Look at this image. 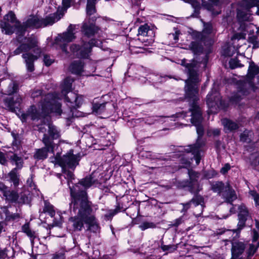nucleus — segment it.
I'll use <instances>...</instances> for the list:
<instances>
[{
	"label": "nucleus",
	"instance_id": "nucleus-1",
	"mask_svg": "<svg viewBox=\"0 0 259 259\" xmlns=\"http://www.w3.org/2000/svg\"><path fill=\"white\" fill-rule=\"evenodd\" d=\"M70 184L68 185L72 198V201L70 204V209L75 212L77 210V215L70 220L74 229L81 230L84 223L88 225L89 230L93 232H98L99 226L94 215L92 214L90 204L84 191L85 188L90 187L93 184L92 178H85L73 188L71 187Z\"/></svg>",
	"mask_w": 259,
	"mask_h": 259
},
{
	"label": "nucleus",
	"instance_id": "nucleus-2",
	"mask_svg": "<svg viewBox=\"0 0 259 259\" xmlns=\"http://www.w3.org/2000/svg\"><path fill=\"white\" fill-rule=\"evenodd\" d=\"M18 40L22 44L14 52V54L26 52L22 55V58L25 60L27 71L32 72L34 69V62L39 57L41 53L40 49L37 46L36 39L24 38L23 40L21 37H19Z\"/></svg>",
	"mask_w": 259,
	"mask_h": 259
},
{
	"label": "nucleus",
	"instance_id": "nucleus-3",
	"mask_svg": "<svg viewBox=\"0 0 259 259\" xmlns=\"http://www.w3.org/2000/svg\"><path fill=\"white\" fill-rule=\"evenodd\" d=\"M72 0H62V7L59 8L56 14H51L44 20L37 16H30L25 23V28H39L48 25H52L63 16L67 9L70 7Z\"/></svg>",
	"mask_w": 259,
	"mask_h": 259
},
{
	"label": "nucleus",
	"instance_id": "nucleus-4",
	"mask_svg": "<svg viewBox=\"0 0 259 259\" xmlns=\"http://www.w3.org/2000/svg\"><path fill=\"white\" fill-rule=\"evenodd\" d=\"M79 160V157L76 155H74L73 151L71 150L66 154L64 155L62 157H60V154H57L52 159V162L55 164H58L62 167L63 172L66 175L65 178L68 180V184L69 185L72 180L74 179V175L71 171L65 170V168H74L78 164Z\"/></svg>",
	"mask_w": 259,
	"mask_h": 259
},
{
	"label": "nucleus",
	"instance_id": "nucleus-5",
	"mask_svg": "<svg viewBox=\"0 0 259 259\" xmlns=\"http://www.w3.org/2000/svg\"><path fill=\"white\" fill-rule=\"evenodd\" d=\"M73 79L70 77L66 78L62 87V94L64 96L66 101L70 103V107H79L82 103L83 98L81 96H78L71 91V84Z\"/></svg>",
	"mask_w": 259,
	"mask_h": 259
},
{
	"label": "nucleus",
	"instance_id": "nucleus-6",
	"mask_svg": "<svg viewBox=\"0 0 259 259\" xmlns=\"http://www.w3.org/2000/svg\"><path fill=\"white\" fill-rule=\"evenodd\" d=\"M188 69L189 79L186 81V94L188 97L193 98L195 100L198 94V87L197 83L200 81V78L197 73L191 68V65L187 64L186 66Z\"/></svg>",
	"mask_w": 259,
	"mask_h": 259
},
{
	"label": "nucleus",
	"instance_id": "nucleus-7",
	"mask_svg": "<svg viewBox=\"0 0 259 259\" xmlns=\"http://www.w3.org/2000/svg\"><path fill=\"white\" fill-rule=\"evenodd\" d=\"M44 100L40 104L42 113L49 114L54 112L57 115L61 114V105L56 99V95L49 94L45 96Z\"/></svg>",
	"mask_w": 259,
	"mask_h": 259
},
{
	"label": "nucleus",
	"instance_id": "nucleus-8",
	"mask_svg": "<svg viewBox=\"0 0 259 259\" xmlns=\"http://www.w3.org/2000/svg\"><path fill=\"white\" fill-rule=\"evenodd\" d=\"M190 110L191 112V122L196 127L198 136H201L203 133V130L200 125L202 118L200 108L196 104L193 103L191 105Z\"/></svg>",
	"mask_w": 259,
	"mask_h": 259
},
{
	"label": "nucleus",
	"instance_id": "nucleus-9",
	"mask_svg": "<svg viewBox=\"0 0 259 259\" xmlns=\"http://www.w3.org/2000/svg\"><path fill=\"white\" fill-rule=\"evenodd\" d=\"M10 23L12 24L15 26H17L19 24V22L17 20L15 15L12 11H10L5 16L4 21L2 22L1 23L2 31L5 32L7 34H11L14 31V28L11 25Z\"/></svg>",
	"mask_w": 259,
	"mask_h": 259
},
{
	"label": "nucleus",
	"instance_id": "nucleus-10",
	"mask_svg": "<svg viewBox=\"0 0 259 259\" xmlns=\"http://www.w3.org/2000/svg\"><path fill=\"white\" fill-rule=\"evenodd\" d=\"M243 7H245V10L246 12H244L240 10H238L237 13L238 17L241 19L242 21H246L249 20L250 13L248 9L253 7H257V10L256 13L259 15V0H243L242 2Z\"/></svg>",
	"mask_w": 259,
	"mask_h": 259
},
{
	"label": "nucleus",
	"instance_id": "nucleus-11",
	"mask_svg": "<svg viewBox=\"0 0 259 259\" xmlns=\"http://www.w3.org/2000/svg\"><path fill=\"white\" fill-rule=\"evenodd\" d=\"M83 41H84V39ZM95 42V40H91V41L88 43L83 42V44L80 48L76 45H74L70 47V50L73 53L78 51L81 57L86 58L88 56L89 53L91 52L92 47L96 45Z\"/></svg>",
	"mask_w": 259,
	"mask_h": 259
},
{
	"label": "nucleus",
	"instance_id": "nucleus-12",
	"mask_svg": "<svg viewBox=\"0 0 259 259\" xmlns=\"http://www.w3.org/2000/svg\"><path fill=\"white\" fill-rule=\"evenodd\" d=\"M43 142L46 146V148L37 150L36 153L34 155L35 158L37 159H44L47 158V153L50 150L53 152L54 146L51 142L46 136L43 138Z\"/></svg>",
	"mask_w": 259,
	"mask_h": 259
},
{
	"label": "nucleus",
	"instance_id": "nucleus-13",
	"mask_svg": "<svg viewBox=\"0 0 259 259\" xmlns=\"http://www.w3.org/2000/svg\"><path fill=\"white\" fill-rule=\"evenodd\" d=\"M76 29V26L70 25L66 32L63 33L62 34L60 35L57 37L58 41L61 44H65V43L70 42L75 38V30Z\"/></svg>",
	"mask_w": 259,
	"mask_h": 259
},
{
	"label": "nucleus",
	"instance_id": "nucleus-14",
	"mask_svg": "<svg viewBox=\"0 0 259 259\" xmlns=\"http://www.w3.org/2000/svg\"><path fill=\"white\" fill-rule=\"evenodd\" d=\"M198 142V141L197 142ZM200 147V145L197 143V144L194 146L189 145L184 148H181V149L179 150V151L186 153L192 152V154L193 155V157L195 160L196 164V165H198L199 164L200 160V156L199 150Z\"/></svg>",
	"mask_w": 259,
	"mask_h": 259
},
{
	"label": "nucleus",
	"instance_id": "nucleus-15",
	"mask_svg": "<svg viewBox=\"0 0 259 259\" xmlns=\"http://www.w3.org/2000/svg\"><path fill=\"white\" fill-rule=\"evenodd\" d=\"M220 102V96L217 91H211L209 93L206 97V103L210 108V111L212 112L211 108L217 106H219V103Z\"/></svg>",
	"mask_w": 259,
	"mask_h": 259
},
{
	"label": "nucleus",
	"instance_id": "nucleus-16",
	"mask_svg": "<svg viewBox=\"0 0 259 259\" xmlns=\"http://www.w3.org/2000/svg\"><path fill=\"white\" fill-rule=\"evenodd\" d=\"M138 34L140 36L139 39L142 40L143 42H146V40L142 39V36H148L150 38L147 39L146 40H149L148 43H152L153 41L152 37L154 36L153 31L149 28V27L147 25H144L141 26L139 28Z\"/></svg>",
	"mask_w": 259,
	"mask_h": 259
},
{
	"label": "nucleus",
	"instance_id": "nucleus-17",
	"mask_svg": "<svg viewBox=\"0 0 259 259\" xmlns=\"http://www.w3.org/2000/svg\"><path fill=\"white\" fill-rule=\"evenodd\" d=\"M255 28L257 29V32L259 33V27L256 28L255 26L252 24H249V25H247L246 27L244 28V32L241 33H236L235 35H233V36L232 37V39L233 40H239L242 38H245V35H246V33H245V31L247 32H249V34H251L254 32V29Z\"/></svg>",
	"mask_w": 259,
	"mask_h": 259
},
{
	"label": "nucleus",
	"instance_id": "nucleus-18",
	"mask_svg": "<svg viewBox=\"0 0 259 259\" xmlns=\"http://www.w3.org/2000/svg\"><path fill=\"white\" fill-rule=\"evenodd\" d=\"M259 72V68L255 66L253 62H251L248 70L247 78L248 79V83L251 88L253 89V85L250 80L253 78L254 75Z\"/></svg>",
	"mask_w": 259,
	"mask_h": 259
},
{
	"label": "nucleus",
	"instance_id": "nucleus-19",
	"mask_svg": "<svg viewBox=\"0 0 259 259\" xmlns=\"http://www.w3.org/2000/svg\"><path fill=\"white\" fill-rule=\"evenodd\" d=\"M82 31L84 34L83 39L86 40L87 37H89L95 33V27L93 24H88L85 22L82 25Z\"/></svg>",
	"mask_w": 259,
	"mask_h": 259
},
{
	"label": "nucleus",
	"instance_id": "nucleus-20",
	"mask_svg": "<svg viewBox=\"0 0 259 259\" xmlns=\"http://www.w3.org/2000/svg\"><path fill=\"white\" fill-rule=\"evenodd\" d=\"M205 6L213 14L217 15L220 12V6L218 0H210Z\"/></svg>",
	"mask_w": 259,
	"mask_h": 259
},
{
	"label": "nucleus",
	"instance_id": "nucleus-21",
	"mask_svg": "<svg viewBox=\"0 0 259 259\" xmlns=\"http://www.w3.org/2000/svg\"><path fill=\"white\" fill-rule=\"evenodd\" d=\"M10 182L13 183L15 186H17L19 184V175L17 172L16 168H13L9 174L7 176Z\"/></svg>",
	"mask_w": 259,
	"mask_h": 259
},
{
	"label": "nucleus",
	"instance_id": "nucleus-22",
	"mask_svg": "<svg viewBox=\"0 0 259 259\" xmlns=\"http://www.w3.org/2000/svg\"><path fill=\"white\" fill-rule=\"evenodd\" d=\"M22 101V98L19 96H15L12 100H10L9 102L6 101V104L10 109L12 111H14L15 108H18L20 103Z\"/></svg>",
	"mask_w": 259,
	"mask_h": 259
},
{
	"label": "nucleus",
	"instance_id": "nucleus-23",
	"mask_svg": "<svg viewBox=\"0 0 259 259\" xmlns=\"http://www.w3.org/2000/svg\"><path fill=\"white\" fill-rule=\"evenodd\" d=\"M239 223L240 225H243L248 216V211L246 207L244 205H240L239 207Z\"/></svg>",
	"mask_w": 259,
	"mask_h": 259
},
{
	"label": "nucleus",
	"instance_id": "nucleus-24",
	"mask_svg": "<svg viewBox=\"0 0 259 259\" xmlns=\"http://www.w3.org/2000/svg\"><path fill=\"white\" fill-rule=\"evenodd\" d=\"M4 196L6 197V199L8 201L15 202L18 201L19 202H24V200L21 199L20 200H18L19 196L18 194L14 191H8L7 192Z\"/></svg>",
	"mask_w": 259,
	"mask_h": 259
},
{
	"label": "nucleus",
	"instance_id": "nucleus-25",
	"mask_svg": "<svg viewBox=\"0 0 259 259\" xmlns=\"http://www.w3.org/2000/svg\"><path fill=\"white\" fill-rule=\"evenodd\" d=\"M10 160L13 165L16 166L17 169H20L23 167V160L17 154H13L10 157Z\"/></svg>",
	"mask_w": 259,
	"mask_h": 259
},
{
	"label": "nucleus",
	"instance_id": "nucleus-26",
	"mask_svg": "<svg viewBox=\"0 0 259 259\" xmlns=\"http://www.w3.org/2000/svg\"><path fill=\"white\" fill-rule=\"evenodd\" d=\"M222 123L224 126L225 130L226 131H231L238 127V125L235 122L227 119L222 120Z\"/></svg>",
	"mask_w": 259,
	"mask_h": 259
},
{
	"label": "nucleus",
	"instance_id": "nucleus-27",
	"mask_svg": "<svg viewBox=\"0 0 259 259\" xmlns=\"http://www.w3.org/2000/svg\"><path fill=\"white\" fill-rule=\"evenodd\" d=\"M244 249V244L242 242H235L233 243L232 252L233 254L238 255L242 253Z\"/></svg>",
	"mask_w": 259,
	"mask_h": 259
},
{
	"label": "nucleus",
	"instance_id": "nucleus-28",
	"mask_svg": "<svg viewBox=\"0 0 259 259\" xmlns=\"http://www.w3.org/2000/svg\"><path fill=\"white\" fill-rule=\"evenodd\" d=\"M69 68L72 73L80 74L83 70V65L80 61L74 62L71 64Z\"/></svg>",
	"mask_w": 259,
	"mask_h": 259
},
{
	"label": "nucleus",
	"instance_id": "nucleus-29",
	"mask_svg": "<svg viewBox=\"0 0 259 259\" xmlns=\"http://www.w3.org/2000/svg\"><path fill=\"white\" fill-rule=\"evenodd\" d=\"M226 200L228 202H231L234 200L236 199L237 196L234 190H232L229 184H227L226 187Z\"/></svg>",
	"mask_w": 259,
	"mask_h": 259
},
{
	"label": "nucleus",
	"instance_id": "nucleus-30",
	"mask_svg": "<svg viewBox=\"0 0 259 259\" xmlns=\"http://www.w3.org/2000/svg\"><path fill=\"white\" fill-rule=\"evenodd\" d=\"M49 134L53 139H57L59 137V132H58V131L57 130L56 127L55 126L52 124H50L49 125Z\"/></svg>",
	"mask_w": 259,
	"mask_h": 259
},
{
	"label": "nucleus",
	"instance_id": "nucleus-31",
	"mask_svg": "<svg viewBox=\"0 0 259 259\" xmlns=\"http://www.w3.org/2000/svg\"><path fill=\"white\" fill-rule=\"evenodd\" d=\"M44 211L48 212L52 217L55 215V211L53 206L46 201L45 202Z\"/></svg>",
	"mask_w": 259,
	"mask_h": 259
},
{
	"label": "nucleus",
	"instance_id": "nucleus-32",
	"mask_svg": "<svg viewBox=\"0 0 259 259\" xmlns=\"http://www.w3.org/2000/svg\"><path fill=\"white\" fill-rule=\"evenodd\" d=\"M223 188V184L220 182L213 183L211 184V189L215 192L220 193Z\"/></svg>",
	"mask_w": 259,
	"mask_h": 259
},
{
	"label": "nucleus",
	"instance_id": "nucleus-33",
	"mask_svg": "<svg viewBox=\"0 0 259 259\" xmlns=\"http://www.w3.org/2000/svg\"><path fill=\"white\" fill-rule=\"evenodd\" d=\"M105 108V104H95L93 106V112L97 113V114H100L101 112Z\"/></svg>",
	"mask_w": 259,
	"mask_h": 259
},
{
	"label": "nucleus",
	"instance_id": "nucleus-34",
	"mask_svg": "<svg viewBox=\"0 0 259 259\" xmlns=\"http://www.w3.org/2000/svg\"><path fill=\"white\" fill-rule=\"evenodd\" d=\"M22 229L23 232L26 233L28 236L32 237L34 236V232H32L29 228V225L28 223L24 224Z\"/></svg>",
	"mask_w": 259,
	"mask_h": 259
},
{
	"label": "nucleus",
	"instance_id": "nucleus-35",
	"mask_svg": "<svg viewBox=\"0 0 259 259\" xmlns=\"http://www.w3.org/2000/svg\"><path fill=\"white\" fill-rule=\"evenodd\" d=\"M43 61L46 66H49L54 62V59L49 55H45Z\"/></svg>",
	"mask_w": 259,
	"mask_h": 259
},
{
	"label": "nucleus",
	"instance_id": "nucleus-36",
	"mask_svg": "<svg viewBox=\"0 0 259 259\" xmlns=\"http://www.w3.org/2000/svg\"><path fill=\"white\" fill-rule=\"evenodd\" d=\"M161 247L163 251H167L169 252L174 251L177 248V245H162Z\"/></svg>",
	"mask_w": 259,
	"mask_h": 259
},
{
	"label": "nucleus",
	"instance_id": "nucleus-37",
	"mask_svg": "<svg viewBox=\"0 0 259 259\" xmlns=\"http://www.w3.org/2000/svg\"><path fill=\"white\" fill-rule=\"evenodd\" d=\"M235 53L234 47H229L227 50H223V54L225 56H231Z\"/></svg>",
	"mask_w": 259,
	"mask_h": 259
},
{
	"label": "nucleus",
	"instance_id": "nucleus-38",
	"mask_svg": "<svg viewBox=\"0 0 259 259\" xmlns=\"http://www.w3.org/2000/svg\"><path fill=\"white\" fill-rule=\"evenodd\" d=\"M248 40L253 44V48H257L259 47V44L257 41V38L255 36H251L248 37Z\"/></svg>",
	"mask_w": 259,
	"mask_h": 259
},
{
	"label": "nucleus",
	"instance_id": "nucleus-39",
	"mask_svg": "<svg viewBox=\"0 0 259 259\" xmlns=\"http://www.w3.org/2000/svg\"><path fill=\"white\" fill-rule=\"evenodd\" d=\"M190 48L194 53H197L199 50V47L197 43L195 42H192L190 45Z\"/></svg>",
	"mask_w": 259,
	"mask_h": 259
},
{
	"label": "nucleus",
	"instance_id": "nucleus-40",
	"mask_svg": "<svg viewBox=\"0 0 259 259\" xmlns=\"http://www.w3.org/2000/svg\"><path fill=\"white\" fill-rule=\"evenodd\" d=\"M154 227L155 225L153 223L149 222H145L140 226L141 229L143 230L150 228H153Z\"/></svg>",
	"mask_w": 259,
	"mask_h": 259
},
{
	"label": "nucleus",
	"instance_id": "nucleus-41",
	"mask_svg": "<svg viewBox=\"0 0 259 259\" xmlns=\"http://www.w3.org/2000/svg\"><path fill=\"white\" fill-rule=\"evenodd\" d=\"M250 194L253 197L256 205H259V195L254 191H250Z\"/></svg>",
	"mask_w": 259,
	"mask_h": 259
},
{
	"label": "nucleus",
	"instance_id": "nucleus-42",
	"mask_svg": "<svg viewBox=\"0 0 259 259\" xmlns=\"http://www.w3.org/2000/svg\"><path fill=\"white\" fill-rule=\"evenodd\" d=\"M22 120H25L29 118L32 119H34L36 118V116L34 114V113H28L26 114H22Z\"/></svg>",
	"mask_w": 259,
	"mask_h": 259
},
{
	"label": "nucleus",
	"instance_id": "nucleus-43",
	"mask_svg": "<svg viewBox=\"0 0 259 259\" xmlns=\"http://www.w3.org/2000/svg\"><path fill=\"white\" fill-rule=\"evenodd\" d=\"M189 174L190 179L193 181L196 180V178L198 177V174L193 171H189Z\"/></svg>",
	"mask_w": 259,
	"mask_h": 259
},
{
	"label": "nucleus",
	"instance_id": "nucleus-44",
	"mask_svg": "<svg viewBox=\"0 0 259 259\" xmlns=\"http://www.w3.org/2000/svg\"><path fill=\"white\" fill-rule=\"evenodd\" d=\"M0 191L3 193V195H6L5 194L8 191L7 187L2 183H0Z\"/></svg>",
	"mask_w": 259,
	"mask_h": 259
},
{
	"label": "nucleus",
	"instance_id": "nucleus-45",
	"mask_svg": "<svg viewBox=\"0 0 259 259\" xmlns=\"http://www.w3.org/2000/svg\"><path fill=\"white\" fill-rule=\"evenodd\" d=\"M230 165L229 164H226L224 167H223L221 169V172L223 174H226L230 169Z\"/></svg>",
	"mask_w": 259,
	"mask_h": 259
},
{
	"label": "nucleus",
	"instance_id": "nucleus-46",
	"mask_svg": "<svg viewBox=\"0 0 259 259\" xmlns=\"http://www.w3.org/2000/svg\"><path fill=\"white\" fill-rule=\"evenodd\" d=\"M212 30V26L211 24H207L204 25V29L203 31L206 33H211V30Z\"/></svg>",
	"mask_w": 259,
	"mask_h": 259
},
{
	"label": "nucleus",
	"instance_id": "nucleus-47",
	"mask_svg": "<svg viewBox=\"0 0 259 259\" xmlns=\"http://www.w3.org/2000/svg\"><path fill=\"white\" fill-rule=\"evenodd\" d=\"M256 250V248L252 244H250L248 250L249 255H252Z\"/></svg>",
	"mask_w": 259,
	"mask_h": 259
},
{
	"label": "nucleus",
	"instance_id": "nucleus-48",
	"mask_svg": "<svg viewBox=\"0 0 259 259\" xmlns=\"http://www.w3.org/2000/svg\"><path fill=\"white\" fill-rule=\"evenodd\" d=\"M229 64L230 65V67L232 68H236V67L239 66L238 63L237 61H236V60L235 59H231L229 62Z\"/></svg>",
	"mask_w": 259,
	"mask_h": 259
},
{
	"label": "nucleus",
	"instance_id": "nucleus-49",
	"mask_svg": "<svg viewBox=\"0 0 259 259\" xmlns=\"http://www.w3.org/2000/svg\"><path fill=\"white\" fill-rule=\"evenodd\" d=\"M6 162V159L4 154L0 152V163L4 164Z\"/></svg>",
	"mask_w": 259,
	"mask_h": 259
},
{
	"label": "nucleus",
	"instance_id": "nucleus-50",
	"mask_svg": "<svg viewBox=\"0 0 259 259\" xmlns=\"http://www.w3.org/2000/svg\"><path fill=\"white\" fill-rule=\"evenodd\" d=\"M258 234L256 231H253V241L255 242L256 241L258 238Z\"/></svg>",
	"mask_w": 259,
	"mask_h": 259
},
{
	"label": "nucleus",
	"instance_id": "nucleus-51",
	"mask_svg": "<svg viewBox=\"0 0 259 259\" xmlns=\"http://www.w3.org/2000/svg\"><path fill=\"white\" fill-rule=\"evenodd\" d=\"M187 1L189 2V3H190L192 4V5L195 7V8H197L199 6V4L198 3V2H195L193 0H187Z\"/></svg>",
	"mask_w": 259,
	"mask_h": 259
},
{
	"label": "nucleus",
	"instance_id": "nucleus-52",
	"mask_svg": "<svg viewBox=\"0 0 259 259\" xmlns=\"http://www.w3.org/2000/svg\"><path fill=\"white\" fill-rule=\"evenodd\" d=\"M7 255L6 253V250H0V258H4Z\"/></svg>",
	"mask_w": 259,
	"mask_h": 259
},
{
	"label": "nucleus",
	"instance_id": "nucleus-53",
	"mask_svg": "<svg viewBox=\"0 0 259 259\" xmlns=\"http://www.w3.org/2000/svg\"><path fill=\"white\" fill-rule=\"evenodd\" d=\"M10 87L12 88V90L8 92L9 94H11L15 92V90H16V86L14 84L10 85Z\"/></svg>",
	"mask_w": 259,
	"mask_h": 259
},
{
	"label": "nucleus",
	"instance_id": "nucleus-54",
	"mask_svg": "<svg viewBox=\"0 0 259 259\" xmlns=\"http://www.w3.org/2000/svg\"><path fill=\"white\" fill-rule=\"evenodd\" d=\"M53 259H64V256L63 254H60L59 255H56L53 257Z\"/></svg>",
	"mask_w": 259,
	"mask_h": 259
},
{
	"label": "nucleus",
	"instance_id": "nucleus-55",
	"mask_svg": "<svg viewBox=\"0 0 259 259\" xmlns=\"http://www.w3.org/2000/svg\"><path fill=\"white\" fill-rule=\"evenodd\" d=\"M220 131L218 129L213 130L212 131L213 134L215 136L219 135L220 134Z\"/></svg>",
	"mask_w": 259,
	"mask_h": 259
},
{
	"label": "nucleus",
	"instance_id": "nucleus-56",
	"mask_svg": "<svg viewBox=\"0 0 259 259\" xmlns=\"http://www.w3.org/2000/svg\"><path fill=\"white\" fill-rule=\"evenodd\" d=\"M41 92L38 91V92H36V93H32V96L33 97V98H35V97H36L37 96V94L38 95H40L41 94Z\"/></svg>",
	"mask_w": 259,
	"mask_h": 259
},
{
	"label": "nucleus",
	"instance_id": "nucleus-57",
	"mask_svg": "<svg viewBox=\"0 0 259 259\" xmlns=\"http://www.w3.org/2000/svg\"><path fill=\"white\" fill-rule=\"evenodd\" d=\"M179 34V32L178 31H176L175 33V34H173V36H174V39L175 40L178 39V35Z\"/></svg>",
	"mask_w": 259,
	"mask_h": 259
},
{
	"label": "nucleus",
	"instance_id": "nucleus-58",
	"mask_svg": "<svg viewBox=\"0 0 259 259\" xmlns=\"http://www.w3.org/2000/svg\"><path fill=\"white\" fill-rule=\"evenodd\" d=\"M61 49H62V50L63 52H64L65 53L67 52V49L66 48V47L65 46H62Z\"/></svg>",
	"mask_w": 259,
	"mask_h": 259
},
{
	"label": "nucleus",
	"instance_id": "nucleus-59",
	"mask_svg": "<svg viewBox=\"0 0 259 259\" xmlns=\"http://www.w3.org/2000/svg\"><path fill=\"white\" fill-rule=\"evenodd\" d=\"M177 115V117H181L182 116L183 117H184V115H183V113H178L176 114Z\"/></svg>",
	"mask_w": 259,
	"mask_h": 259
},
{
	"label": "nucleus",
	"instance_id": "nucleus-60",
	"mask_svg": "<svg viewBox=\"0 0 259 259\" xmlns=\"http://www.w3.org/2000/svg\"><path fill=\"white\" fill-rule=\"evenodd\" d=\"M244 135H245V134H243L241 135V136L240 138H241V140L242 141H245L246 140V139L244 138Z\"/></svg>",
	"mask_w": 259,
	"mask_h": 259
},
{
	"label": "nucleus",
	"instance_id": "nucleus-61",
	"mask_svg": "<svg viewBox=\"0 0 259 259\" xmlns=\"http://www.w3.org/2000/svg\"><path fill=\"white\" fill-rule=\"evenodd\" d=\"M190 203H187L184 205V208L188 209L189 207Z\"/></svg>",
	"mask_w": 259,
	"mask_h": 259
},
{
	"label": "nucleus",
	"instance_id": "nucleus-62",
	"mask_svg": "<svg viewBox=\"0 0 259 259\" xmlns=\"http://www.w3.org/2000/svg\"><path fill=\"white\" fill-rule=\"evenodd\" d=\"M3 229V226L2 223H0V233L2 231Z\"/></svg>",
	"mask_w": 259,
	"mask_h": 259
},
{
	"label": "nucleus",
	"instance_id": "nucleus-63",
	"mask_svg": "<svg viewBox=\"0 0 259 259\" xmlns=\"http://www.w3.org/2000/svg\"><path fill=\"white\" fill-rule=\"evenodd\" d=\"M239 94H243L244 95H245V92H243V91H242V90L239 91Z\"/></svg>",
	"mask_w": 259,
	"mask_h": 259
},
{
	"label": "nucleus",
	"instance_id": "nucleus-64",
	"mask_svg": "<svg viewBox=\"0 0 259 259\" xmlns=\"http://www.w3.org/2000/svg\"><path fill=\"white\" fill-rule=\"evenodd\" d=\"M182 65H185V61L183 60V61H182Z\"/></svg>",
	"mask_w": 259,
	"mask_h": 259
}]
</instances>
